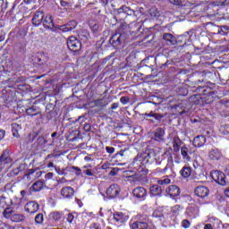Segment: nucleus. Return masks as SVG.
Returning <instances> with one entry per match:
<instances>
[{"label":"nucleus","mask_w":229,"mask_h":229,"mask_svg":"<svg viewBox=\"0 0 229 229\" xmlns=\"http://www.w3.org/2000/svg\"><path fill=\"white\" fill-rule=\"evenodd\" d=\"M165 192L170 198L180 196V188L176 185H170L166 188Z\"/></svg>","instance_id":"9"},{"label":"nucleus","mask_w":229,"mask_h":229,"mask_svg":"<svg viewBox=\"0 0 229 229\" xmlns=\"http://www.w3.org/2000/svg\"><path fill=\"white\" fill-rule=\"evenodd\" d=\"M182 225L183 226V228H189V226H191V222H189V220L184 219L182 222Z\"/></svg>","instance_id":"50"},{"label":"nucleus","mask_w":229,"mask_h":229,"mask_svg":"<svg viewBox=\"0 0 229 229\" xmlns=\"http://www.w3.org/2000/svg\"><path fill=\"white\" fill-rule=\"evenodd\" d=\"M225 196H226L227 198H229V189H228V190H225Z\"/></svg>","instance_id":"64"},{"label":"nucleus","mask_w":229,"mask_h":229,"mask_svg":"<svg viewBox=\"0 0 229 229\" xmlns=\"http://www.w3.org/2000/svg\"><path fill=\"white\" fill-rule=\"evenodd\" d=\"M168 164H173V153H168Z\"/></svg>","instance_id":"58"},{"label":"nucleus","mask_w":229,"mask_h":229,"mask_svg":"<svg viewBox=\"0 0 229 229\" xmlns=\"http://www.w3.org/2000/svg\"><path fill=\"white\" fill-rule=\"evenodd\" d=\"M96 106H105V103H103V98L95 100Z\"/></svg>","instance_id":"49"},{"label":"nucleus","mask_w":229,"mask_h":229,"mask_svg":"<svg viewBox=\"0 0 229 229\" xmlns=\"http://www.w3.org/2000/svg\"><path fill=\"white\" fill-rule=\"evenodd\" d=\"M4 217L5 219H12V216H13V210H12L10 208H7L3 212Z\"/></svg>","instance_id":"31"},{"label":"nucleus","mask_w":229,"mask_h":229,"mask_svg":"<svg viewBox=\"0 0 229 229\" xmlns=\"http://www.w3.org/2000/svg\"><path fill=\"white\" fill-rule=\"evenodd\" d=\"M183 0H170V3L172 4H174L175 6H180V4H182V2Z\"/></svg>","instance_id":"51"},{"label":"nucleus","mask_w":229,"mask_h":229,"mask_svg":"<svg viewBox=\"0 0 229 229\" xmlns=\"http://www.w3.org/2000/svg\"><path fill=\"white\" fill-rule=\"evenodd\" d=\"M40 208V206L37 201H29L24 206L25 212H28L29 214H35L38 212V209Z\"/></svg>","instance_id":"4"},{"label":"nucleus","mask_w":229,"mask_h":229,"mask_svg":"<svg viewBox=\"0 0 229 229\" xmlns=\"http://www.w3.org/2000/svg\"><path fill=\"white\" fill-rule=\"evenodd\" d=\"M90 29L92 30V31H98L99 30V24L98 23H90L89 24Z\"/></svg>","instance_id":"42"},{"label":"nucleus","mask_w":229,"mask_h":229,"mask_svg":"<svg viewBox=\"0 0 229 229\" xmlns=\"http://www.w3.org/2000/svg\"><path fill=\"white\" fill-rule=\"evenodd\" d=\"M59 30H60L61 31H64V33H67V31H71V29H69V25H67V23L64 24V25H62V26L59 28Z\"/></svg>","instance_id":"43"},{"label":"nucleus","mask_w":229,"mask_h":229,"mask_svg":"<svg viewBox=\"0 0 229 229\" xmlns=\"http://www.w3.org/2000/svg\"><path fill=\"white\" fill-rule=\"evenodd\" d=\"M119 192H121V188H119V185L117 184H112L106 190V194L110 198H117V196H119Z\"/></svg>","instance_id":"8"},{"label":"nucleus","mask_w":229,"mask_h":229,"mask_svg":"<svg viewBox=\"0 0 229 229\" xmlns=\"http://www.w3.org/2000/svg\"><path fill=\"white\" fill-rule=\"evenodd\" d=\"M37 143L38 146H44L45 144H47V139L44 136H39L37 140Z\"/></svg>","instance_id":"36"},{"label":"nucleus","mask_w":229,"mask_h":229,"mask_svg":"<svg viewBox=\"0 0 229 229\" xmlns=\"http://www.w3.org/2000/svg\"><path fill=\"white\" fill-rule=\"evenodd\" d=\"M83 173L87 176H94V170H92V169L84 170Z\"/></svg>","instance_id":"47"},{"label":"nucleus","mask_w":229,"mask_h":229,"mask_svg":"<svg viewBox=\"0 0 229 229\" xmlns=\"http://www.w3.org/2000/svg\"><path fill=\"white\" fill-rule=\"evenodd\" d=\"M182 140H180V138L178 136H174L173 138V149H174V153H179L180 149L182 148Z\"/></svg>","instance_id":"19"},{"label":"nucleus","mask_w":229,"mask_h":229,"mask_svg":"<svg viewBox=\"0 0 229 229\" xmlns=\"http://www.w3.org/2000/svg\"><path fill=\"white\" fill-rule=\"evenodd\" d=\"M207 138L204 135H199L193 139V146H195V148H201L205 146Z\"/></svg>","instance_id":"15"},{"label":"nucleus","mask_w":229,"mask_h":229,"mask_svg":"<svg viewBox=\"0 0 229 229\" xmlns=\"http://www.w3.org/2000/svg\"><path fill=\"white\" fill-rule=\"evenodd\" d=\"M172 212L176 214V212H180V205H175L172 208Z\"/></svg>","instance_id":"53"},{"label":"nucleus","mask_w":229,"mask_h":229,"mask_svg":"<svg viewBox=\"0 0 229 229\" xmlns=\"http://www.w3.org/2000/svg\"><path fill=\"white\" fill-rule=\"evenodd\" d=\"M55 171H56L57 174H59L61 175L64 174V170H60V168L55 167Z\"/></svg>","instance_id":"62"},{"label":"nucleus","mask_w":229,"mask_h":229,"mask_svg":"<svg viewBox=\"0 0 229 229\" xmlns=\"http://www.w3.org/2000/svg\"><path fill=\"white\" fill-rule=\"evenodd\" d=\"M61 196H63V198H66L67 199H71V198L74 196V189H72L71 186L64 187L61 190Z\"/></svg>","instance_id":"13"},{"label":"nucleus","mask_w":229,"mask_h":229,"mask_svg":"<svg viewBox=\"0 0 229 229\" xmlns=\"http://www.w3.org/2000/svg\"><path fill=\"white\" fill-rule=\"evenodd\" d=\"M165 135V130H164L162 127H158L152 132V139L157 140V142H163Z\"/></svg>","instance_id":"7"},{"label":"nucleus","mask_w":229,"mask_h":229,"mask_svg":"<svg viewBox=\"0 0 229 229\" xmlns=\"http://www.w3.org/2000/svg\"><path fill=\"white\" fill-rule=\"evenodd\" d=\"M120 102L122 103V105H128V103H130V98H128V97H122L120 98Z\"/></svg>","instance_id":"44"},{"label":"nucleus","mask_w":229,"mask_h":229,"mask_svg":"<svg viewBox=\"0 0 229 229\" xmlns=\"http://www.w3.org/2000/svg\"><path fill=\"white\" fill-rule=\"evenodd\" d=\"M31 188L34 192H39V191L44 189V182L42 181H37L32 184Z\"/></svg>","instance_id":"28"},{"label":"nucleus","mask_w":229,"mask_h":229,"mask_svg":"<svg viewBox=\"0 0 229 229\" xmlns=\"http://www.w3.org/2000/svg\"><path fill=\"white\" fill-rule=\"evenodd\" d=\"M43 21H44V12L37 11L34 14V17L32 18V24H34V26H40Z\"/></svg>","instance_id":"11"},{"label":"nucleus","mask_w":229,"mask_h":229,"mask_svg":"<svg viewBox=\"0 0 229 229\" xmlns=\"http://www.w3.org/2000/svg\"><path fill=\"white\" fill-rule=\"evenodd\" d=\"M101 223H102L101 220H98L97 222H93L90 225L89 229H103V225Z\"/></svg>","instance_id":"32"},{"label":"nucleus","mask_w":229,"mask_h":229,"mask_svg":"<svg viewBox=\"0 0 229 229\" xmlns=\"http://www.w3.org/2000/svg\"><path fill=\"white\" fill-rule=\"evenodd\" d=\"M71 169H72L73 171H77L76 173L77 176H80V174H81V168L78 166H72Z\"/></svg>","instance_id":"52"},{"label":"nucleus","mask_w":229,"mask_h":229,"mask_svg":"<svg viewBox=\"0 0 229 229\" xmlns=\"http://www.w3.org/2000/svg\"><path fill=\"white\" fill-rule=\"evenodd\" d=\"M53 176H55V174H53V173H47V174L45 175V179H46V180H52Z\"/></svg>","instance_id":"55"},{"label":"nucleus","mask_w":229,"mask_h":229,"mask_svg":"<svg viewBox=\"0 0 229 229\" xmlns=\"http://www.w3.org/2000/svg\"><path fill=\"white\" fill-rule=\"evenodd\" d=\"M204 229H213V228H212V225H211V224H207V225L204 226Z\"/></svg>","instance_id":"63"},{"label":"nucleus","mask_w":229,"mask_h":229,"mask_svg":"<svg viewBox=\"0 0 229 229\" xmlns=\"http://www.w3.org/2000/svg\"><path fill=\"white\" fill-rule=\"evenodd\" d=\"M43 26L47 30H53L55 28V22L53 21V16L47 15L45 19L43 20Z\"/></svg>","instance_id":"18"},{"label":"nucleus","mask_w":229,"mask_h":229,"mask_svg":"<svg viewBox=\"0 0 229 229\" xmlns=\"http://www.w3.org/2000/svg\"><path fill=\"white\" fill-rule=\"evenodd\" d=\"M99 2L101 4H103V6H107L108 3H110V0H99Z\"/></svg>","instance_id":"59"},{"label":"nucleus","mask_w":229,"mask_h":229,"mask_svg":"<svg viewBox=\"0 0 229 229\" xmlns=\"http://www.w3.org/2000/svg\"><path fill=\"white\" fill-rule=\"evenodd\" d=\"M78 37L83 44H87V42H89V38H90V34H89V30H82L79 32Z\"/></svg>","instance_id":"20"},{"label":"nucleus","mask_w":229,"mask_h":229,"mask_svg":"<svg viewBox=\"0 0 229 229\" xmlns=\"http://www.w3.org/2000/svg\"><path fill=\"white\" fill-rule=\"evenodd\" d=\"M211 178L218 183V185L226 186L228 185V181L226 180V175L221 171L211 172Z\"/></svg>","instance_id":"2"},{"label":"nucleus","mask_w":229,"mask_h":229,"mask_svg":"<svg viewBox=\"0 0 229 229\" xmlns=\"http://www.w3.org/2000/svg\"><path fill=\"white\" fill-rule=\"evenodd\" d=\"M209 192L210 191H208V188H207V186H198L197 188H195V194L199 198H207Z\"/></svg>","instance_id":"10"},{"label":"nucleus","mask_w":229,"mask_h":229,"mask_svg":"<svg viewBox=\"0 0 229 229\" xmlns=\"http://www.w3.org/2000/svg\"><path fill=\"white\" fill-rule=\"evenodd\" d=\"M211 160H219L221 158V151L218 148H211L208 152Z\"/></svg>","instance_id":"21"},{"label":"nucleus","mask_w":229,"mask_h":229,"mask_svg":"<svg viewBox=\"0 0 229 229\" xmlns=\"http://www.w3.org/2000/svg\"><path fill=\"white\" fill-rule=\"evenodd\" d=\"M30 174H36L35 176L37 178H40V176H42V171L40 170H34L30 173Z\"/></svg>","instance_id":"48"},{"label":"nucleus","mask_w":229,"mask_h":229,"mask_svg":"<svg viewBox=\"0 0 229 229\" xmlns=\"http://www.w3.org/2000/svg\"><path fill=\"white\" fill-rule=\"evenodd\" d=\"M70 31H72L78 26V22L76 21H71L67 23Z\"/></svg>","instance_id":"39"},{"label":"nucleus","mask_w":229,"mask_h":229,"mask_svg":"<svg viewBox=\"0 0 229 229\" xmlns=\"http://www.w3.org/2000/svg\"><path fill=\"white\" fill-rule=\"evenodd\" d=\"M145 160L148 164H153V162H156V164H160L157 153H155L153 150H149L148 152L146 153Z\"/></svg>","instance_id":"12"},{"label":"nucleus","mask_w":229,"mask_h":229,"mask_svg":"<svg viewBox=\"0 0 229 229\" xmlns=\"http://www.w3.org/2000/svg\"><path fill=\"white\" fill-rule=\"evenodd\" d=\"M117 108H119V103H113L111 106V109L115 110Z\"/></svg>","instance_id":"61"},{"label":"nucleus","mask_w":229,"mask_h":229,"mask_svg":"<svg viewBox=\"0 0 229 229\" xmlns=\"http://www.w3.org/2000/svg\"><path fill=\"white\" fill-rule=\"evenodd\" d=\"M133 180H134V182H144V180H146V177H142V176H140V175H135Z\"/></svg>","instance_id":"46"},{"label":"nucleus","mask_w":229,"mask_h":229,"mask_svg":"<svg viewBox=\"0 0 229 229\" xmlns=\"http://www.w3.org/2000/svg\"><path fill=\"white\" fill-rule=\"evenodd\" d=\"M149 15L152 18H157L159 17L160 13H158V11L157 10V8H151L149 10Z\"/></svg>","instance_id":"38"},{"label":"nucleus","mask_w":229,"mask_h":229,"mask_svg":"<svg viewBox=\"0 0 229 229\" xmlns=\"http://www.w3.org/2000/svg\"><path fill=\"white\" fill-rule=\"evenodd\" d=\"M4 135H6V131L3 129H0V140H3V139H4Z\"/></svg>","instance_id":"56"},{"label":"nucleus","mask_w":229,"mask_h":229,"mask_svg":"<svg viewBox=\"0 0 229 229\" xmlns=\"http://www.w3.org/2000/svg\"><path fill=\"white\" fill-rule=\"evenodd\" d=\"M133 10L126 5H123L117 10V15H122V17H128V15H132Z\"/></svg>","instance_id":"14"},{"label":"nucleus","mask_w":229,"mask_h":229,"mask_svg":"<svg viewBox=\"0 0 229 229\" xmlns=\"http://www.w3.org/2000/svg\"><path fill=\"white\" fill-rule=\"evenodd\" d=\"M163 38L171 46H174V44H176V38L171 33H165L163 35Z\"/></svg>","instance_id":"25"},{"label":"nucleus","mask_w":229,"mask_h":229,"mask_svg":"<svg viewBox=\"0 0 229 229\" xmlns=\"http://www.w3.org/2000/svg\"><path fill=\"white\" fill-rule=\"evenodd\" d=\"M181 155L184 160H191V156L192 155V149H191V147L183 146L181 148Z\"/></svg>","instance_id":"17"},{"label":"nucleus","mask_w":229,"mask_h":229,"mask_svg":"<svg viewBox=\"0 0 229 229\" xmlns=\"http://www.w3.org/2000/svg\"><path fill=\"white\" fill-rule=\"evenodd\" d=\"M45 56L41 55L40 57H36L35 60L38 65H44L46 64V60H44Z\"/></svg>","instance_id":"40"},{"label":"nucleus","mask_w":229,"mask_h":229,"mask_svg":"<svg viewBox=\"0 0 229 229\" xmlns=\"http://www.w3.org/2000/svg\"><path fill=\"white\" fill-rule=\"evenodd\" d=\"M150 194L151 196H162V187L157 184H154L150 187Z\"/></svg>","instance_id":"24"},{"label":"nucleus","mask_w":229,"mask_h":229,"mask_svg":"<svg viewBox=\"0 0 229 229\" xmlns=\"http://www.w3.org/2000/svg\"><path fill=\"white\" fill-rule=\"evenodd\" d=\"M158 185H169V183H171V179H169L168 177H165L161 180L157 181Z\"/></svg>","instance_id":"37"},{"label":"nucleus","mask_w":229,"mask_h":229,"mask_svg":"<svg viewBox=\"0 0 229 229\" xmlns=\"http://www.w3.org/2000/svg\"><path fill=\"white\" fill-rule=\"evenodd\" d=\"M114 219L118 225H123V223L128 221V216L124 215V213L116 212L114 214Z\"/></svg>","instance_id":"16"},{"label":"nucleus","mask_w":229,"mask_h":229,"mask_svg":"<svg viewBox=\"0 0 229 229\" xmlns=\"http://www.w3.org/2000/svg\"><path fill=\"white\" fill-rule=\"evenodd\" d=\"M145 117H152V119H147L152 124H155V123H160L162 119H164V114L155 113V111H150L149 113H145Z\"/></svg>","instance_id":"6"},{"label":"nucleus","mask_w":229,"mask_h":229,"mask_svg":"<svg viewBox=\"0 0 229 229\" xmlns=\"http://www.w3.org/2000/svg\"><path fill=\"white\" fill-rule=\"evenodd\" d=\"M27 115H30V117H34V115H38L39 111L37 109V106H32L30 108L26 109Z\"/></svg>","instance_id":"30"},{"label":"nucleus","mask_w":229,"mask_h":229,"mask_svg":"<svg viewBox=\"0 0 229 229\" xmlns=\"http://www.w3.org/2000/svg\"><path fill=\"white\" fill-rule=\"evenodd\" d=\"M132 229H148V223L136 221L131 224Z\"/></svg>","instance_id":"27"},{"label":"nucleus","mask_w":229,"mask_h":229,"mask_svg":"<svg viewBox=\"0 0 229 229\" xmlns=\"http://www.w3.org/2000/svg\"><path fill=\"white\" fill-rule=\"evenodd\" d=\"M84 160L86 161V162H92V155H89V156H86L85 157H84Z\"/></svg>","instance_id":"60"},{"label":"nucleus","mask_w":229,"mask_h":229,"mask_svg":"<svg viewBox=\"0 0 229 229\" xmlns=\"http://www.w3.org/2000/svg\"><path fill=\"white\" fill-rule=\"evenodd\" d=\"M62 212L60 211H53L48 215V218L50 221H60L62 219Z\"/></svg>","instance_id":"26"},{"label":"nucleus","mask_w":229,"mask_h":229,"mask_svg":"<svg viewBox=\"0 0 229 229\" xmlns=\"http://www.w3.org/2000/svg\"><path fill=\"white\" fill-rule=\"evenodd\" d=\"M229 32V27L226 25L222 26L219 30L217 34L218 35H228Z\"/></svg>","instance_id":"34"},{"label":"nucleus","mask_w":229,"mask_h":229,"mask_svg":"<svg viewBox=\"0 0 229 229\" xmlns=\"http://www.w3.org/2000/svg\"><path fill=\"white\" fill-rule=\"evenodd\" d=\"M132 194L134 198H137L138 199H146V196H148V190L144 187H136L132 191Z\"/></svg>","instance_id":"5"},{"label":"nucleus","mask_w":229,"mask_h":229,"mask_svg":"<svg viewBox=\"0 0 229 229\" xmlns=\"http://www.w3.org/2000/svg\"><path fill=\"white\" fill-rule=\"evenodd\" d=\"M11 221L13 223H22L24 221H26V216H24L23 214H13V216H11Z\"/></svg>","instance_id":"22"},{"label":"nucleus","mask_w":229,"mask_h":229,"mask_svg":"<svg viewBox=\"0 0 229 229\" xmlns=\"http://www.w3.org/2000/svg\"><path fill=\"white\" fill-rule=\"evenodd\" d=\"M74 213H69L66 216V221H68L71 224L74 221Z\"/></svg>","instance_id":"41"},{"label":"nucleus","mask_w":229,"mask_h":229,"mask_svg":"<svg viewBox=\"0 0 229 229\" xmlns=\"http://www.w3.org/2000/svg\"><path fill=\"white\" fill-rule=\"evenodd\" d=\"M118 171H119V169H117V168H113V169L110 171V173H109L110 176H115V175L117 174Z\"/></svg>","instance_id":"54"},{"label":"nucleus","mask_w":229,"mask_h":229,"mask_svg":"<svg viewBox=\"0 0 229 229\" xmlns=\"http://www.w3.org/2000/svg\"><path fill=\"white\" fill-rule=\"evenodd\" d=\"M67 47L70 51H73V53H78V51L81 50V41H80V39H78L76 37L71 36L68 38Z\"/></svg>","instance_id":"3"},{"label":"nucleus","mask_w":229,"mask_h":229,"mask_svg":"<svg viewBox=\"0 0 229 229\" xmlns=\"http://www.w3.org/2000/svg\"><path fill=\"white\" fill-rule=\"evenodd\" d=\"M219 131L221 135H229V126L228 125L220 126Z\"/></svg>","instance_id":"35"},{"label":"nucleus","mask_w":229,"mask_h":229,"mask_svg":"<svg viewBox=\"0 0 229 229\" xmlns=\"http://www.w3.org/2000/svg\"><path fill=\"white\" fill-rule=\"evenodd\" d=\"M35 223H36V225H42V223H44V214L38 213L35 216Z\"/></svg>","instance_id":"33"},{"label":"nucleus","mask_w":229,"mask_h":229,"mask_svg":"<svg viewBox=\"0 0 229 229\" xmlns=\"http://www.w3.org/2000/svg\"><path fill=\"white\" fill-rule=\"evenodd\" d=\"M192 173V169L190 166H183L181 170V174L183 178H189Z\"/></svg>","instance_id":"29"},{"label":"nucleus","mask_w":229,"mask_h":229,"mask_svg":"<svg viewBox=\"0 0 229 229\" xmlns=\"http://www.w3.org/2000/svg\"><path fill=\"white\" fill-rule=\"evenodd\" d=\"M126 38H128L126 33L115 32L109 39V43L113 47H121V45L123 44V42H126Z\"/></svg>","instance_id":"1"},{"label":"nucleus","mask_w":229,"mask_h":229,"mask_svg":"<svg viewBox=\"0 0 229 229\" xmlns=\"http://www.w3.org/2000/svg\"><path fill=\"white\" fill-rule=\"evenodd\" d=\"M90 129H91V126H90V123H85L84 124V131L89 132L90 131Z\"/></svg>","instance_id":"57"},{"label":"nucleus","mask_w":229,"mask_h":229,"mask_svg":"<svg viewBox=\"0 0 229 229\" xmlns=\"http://www.w3.org/2000/svg\"><path fill=\"white\" fill-rule=\"evenodd\" d=\"M106 151L109 155H113V153H115V148L114 147H106Z\"/></svg>","instance_id":"45"},{"label":"nucleus","mask_w":229,"mask_h":229,"mask_svg":"<svg viewBox=\"0 0 229 229\" xmlns=\"http://www.w3.org/2000/svg\"><path fill=\"white\" fill-rule=\"evenodd\" d=\"M21 130H22V127L19 124V123H13L12 124V133H13V137H15V139H19V137H21V135L19 134V131H21Z\"/></svg>","instance_id":"23"}]
</instances>
